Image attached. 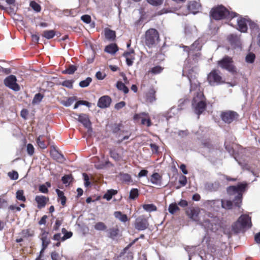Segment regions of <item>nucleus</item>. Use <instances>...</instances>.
<instances>
[{
    "instance_id": "f257e3e1",
    "label": "nucleus",
    "mask_w": 260,
    "mask_h": 260,
    "mask_svg": "<svg viewBox=\"0 0 260 260\" xmlns=\"http://www.w3.org/2000/svg\"><path fill=\"white\" fill-rule=\"evenodd\" d=\"M190 85V90L194 91L193 98L192 100V106L194 112L198 115V118L200 115L206 110L207 104L206 99L203 92L200 89V83L196 79L195 76H192L190 73L187 75Z\"/></svg>"
},
{
    "instance_id": "f03ea898",
    "label": "nucleus",
    "mask_w": 260,
    "mask_h": 260,
    "mask_svg": "<svg viewBox=\"0 0 260 260\" xmlns=\"http://www.w3.org/2000/svg\"><path fill=\"white\" fill-rule=\"evenodd\" d=\"M247 186L246 183H240L237 186H230L226 191L229 195H234L237 193L233 202L229 200H222L221 206L222 208L226 209H232L233 206L236 207H240L243 198V193L245 191Z\"/></svg>"
},
{
    "instance_id": "7ed1b4c3",
    "label": "nucleus",
    "mask_w": 260,
    "mask_h": 260,
    "mask_svg": "<svg viewBox=\"0 0 260 260\" xmlns=\"http://www.w3.org/2000/svg\"><path fill=\"white\" fill-rule=\"evenodd\" d=\"M210 16L216 20L224 19H232L237 16L235 12H230L223 5H218L212 8L210 12Z\"/></svg>"
},
{
    "instance_id": "20e7f679",
    "label": "nucleus",
    "mask_w": 260,
    "mask_h": 260,
    "mask_svg": "<svg viewBox=\"0 0 260 260\" xmlns=\"http://www.w3.org/2000/svg\"><path fill=\"white\" fill-rule=\"evenodd\" d=\"M159 34L155 28H149L145 33V44L152 48L160 41Z\"/></svg>"
},
{
    "instance_id": "39448f33",
    "label": "nucleus",
    "mask_w": 260,
    "mask_h": 260,
    "mask_svg": "<svg viewBox=\"0 0 260 260\" xmlns=\"http://www.w3.org/2000/svg\"><path fill=\"white\" fill-rule=\"evenodd\" d=\"M251 218L247 215H242L233 225V229L235 233H238L244 229L251 228Z\"/></svg>"
},
{
    "instance_id": "423d86ee",
    "label": "nucleus",
    "mask_w": 260,
    "mask_h": 260,
    "mask_svg": "<svg viewBox=\"0 0 260 260\" xmlns=\"http://www.w3.org/2000/svg\"><path fill=\"white\" fill-rule=\"evenodd\" d=\"M233 62L232 57L225 55L221 60L218 61L217 64L222 69L234 73L236 72V68L233 64Z\"/></svg>"
},
{
    "instance_id": "0eeeda50",
    "label": "nucleus",
    "mask_w": 260,
    "mask_h": 260,
    "mask_svg": "<svg viewBox=\"0 0 260 260\" xmlns=\"http://www.w3.org/2000/svg\"><path fill=\"white\" fill-rule=\"evenodd\" d=\"M220 72L216 70H213L208 75L207 80L211 86L219 85L225 82L220 75Z\"/></svg>"
},
{
    "instance_id": "6e6552de",
    "label": "nucleus",
    "mask_w": 260,
    "mask_h": 260,
    "mask_svg": "<svg viewBox=\"0 0 260 260\" xmlns=\"http://www.w3.org/2000/svg\"><path fill=\"white\" fill-rule=\"evenodd\" d=\"M239 114L233 111H223L220 114V117L225 123L230 124L238 118Z\"/></svg>"
},
{
    "instance_id": "1a4fd4ad",
    "label": "nucleus",
    "mask_w": 260,
    "mask_h": 260,
    "mask_svg": "<svg viewBox=\"0 0 260 260\" xmlns=\"http://www.w3.org/2000/svg\"><path fill=\"white\" fill-rule=\"evenodd\" d=\"M5 85L14 91H17L20 90V86L17 83V79L15 76L11 75L6 77L4 80Z\"/></svg>"
},
{
    "instance_id": "9d476101",
    "label": "nucleus",
    "mask_w": 260,
    "mask_h": 260,
    "mask_svg": "<svg viewBox=\"0 0 260 260\" xmlns=\"http://www.w3.org/2000/svg\"><path fill=\"white\" fill-rule=\"evenodd\" d=\"M134 119L136 121L141 119V123L143 125H146L148 127L152 125L149 114L146 112H141L135 114Z\"/></svg>"
},
{
    "instance_id": "9b49d317",
    "label": "nucleus",
    "mask_w": 260,
    "mask_h": 260,
    "mask_svg": "<svg viewBox=\"0 0 260 260\" xmlns=\"http://www.w3.org/2000/svg\"><path fill=\"white\" fill-rule=\"evenodd\" d=\"M149 223L147 218L144 216H139L136 218L134 227L138 231H143L148 228Z\"/></svg>"
},
{
    "instance_id": "f8f14e48",
    "label": "nucleus",
    "mask_w": 260,
    "mask_h": 260,
    "mask_svg": "<svg viewBox=\"0 0 260 260\" xmlns=\"http://www.w3.org/2000/svg\"><path fill=\"white\" fill-rule=\"evenodd\" d=\"M139 238H136L131 243L127 245L123 250L120 252V254L118 256L117 258H120L123 257V259L126 260H133V253L132 252H128L125 257H124L125 253L127 252L128 249L132 247L138 240Z\"/></svg>"
},
{
    "instance_id": "ddd939ff",
    "label": "nucleus",
    "mask_w": 260,
    "mask_h": 260,
    "mask_svg": "<svg viewBox=\"0 0 260 260\" xmlns=\"http://www.w3.org/2000/svg\"><path fill=\"white\" fill-rule=\"evenodd\" d=\"M188 13H192L194 14L198 13L201 9V4L197 1H190L187 5Z\"/></svg>"
},
{
    "instance_id": "4468645a",
    "label": "nucleus",
    "mask_w": 260,
    "mask_h": 260,
    "mask_svg": "<svg viewBox=\"0 0 260 260\" xmlns=\"http://www.w3.org/2000/svg\"><path fill=\"white\" fill-rule=\"evenodd\" d=\"M41 233L40 234V239L42 241V247L43 250H45L50 243V239L48 237L49 233L45 231L43 229H41Z\"/></svg>"
},
{
    "instance_id": "2eb2a0df",
    "label": "nucleus",
    "mask_w": 260,
    "mask_h": 260,
    "mask_svg": "<svg viewBox=\"0 0 260 260\" xmlns=\"http://www.w3.org/2000/svg\"><path fill=\"white\" fill-rule=\"evenodd\" d=\"M135 53L134 49H131L129 51H126L123 53V56L125 58L126 63L128 66L133 65L134 60L135 59Z\"/></svg>"
},
{
    "instance_id": "dca6fc26",
    "label": "nucleus",
    "mask_w": 260,
    "mask_h": 260,
    "mask_svg": "<svg viewBox=\"0 0 260 260\" xmlns=\"http://www.w3.org/2000/svg\"><path fill=\"white\" fill-rule=\"evenodd\" d=\"M111 103V99L108 95L101 97L98 102V106L101 108H105L109 107Z\"/></svg>"
},
{
    "instance_id": "f3484780",
    "label": "nucleus",
    "mask_w": 260,
    "mask_h": 260,
    "mask_svg": "<svg viewBox=\"0 0 260 260\" xmlns=\"http://www.w3.org/2000/svg\"><path fill=\"white\" fill-rule=\"evenodd\" d=\"M35 201L37 203V207L38 209H41L44 208L49 201V198L44 196H37L35 197Z\"/></svg>"
},
{
    "instance_id": "a211bd4d",
    "label": "nucleus",
    "mask_w": 260,
    "mask_h": 260,
    "mask_svg": "<svg viewBox=\"0 0 260 260\" xmlns=\"http://www.w3.org/2000/svg\"><path fill=\"white\" fill-rule=\"evenodd\" d=\"M227 40L234 48L239 47L241 46L240 39L237 35L231 34L228 36Z\"/></svg>"
},
{
    "instance_id": "6ab92c4d",
    "label": "nucleus",
    "mask_w": 260,
    "mask_h": 260,
    "mask_svg": "<svg viewBox=\"0 0 260 260\" xmlns=\"http://www.w3.org/2000/svg\"><path fill=\"white\" fill-rule=\"evenodd\" d=\"M199 212L200 211L199 209L191 208L186 211V214L191 219L199 223L200 221L199 217Z\"/></svg>"
},
{
    "instance_id": "aec40b11",
    "label": "nucleus",
    "mask_w": 260,
    "mask_h": 260,
    "mask_svg": "<svg viewBox=\"0 0 260 260\" xmlns=\"http://www.w3.org/2000/svg\"><path fill=\"white\" fill-rule=\"evenodd\" d=\"M78 121L82 123L85 127L87 128H91V123L87 114H80L78 117Z\"/></svg>"
},
{
    "instance_id": "412c9836",
    "label": "nucleus",
    "mask_w": 260,
    "mask_h": 260,
    "mask_svg": "<svg viewBox=\"0 0 260 260\" xmlns=\"http://www.w3.org/2000/svg\"><path fill=\"white\" fill-rule=\"evenodd\" d=\"M51 157L58 162H62L64 160V156L55 149H51L50 151Z\"/></svg>"
},
{
    "instance_id": "4be33fe9",
    "label": "nucleus",
    "mask_w": 260,
    "mask_h": 260,
    "mask_svg": "<svg viewBox=\"0 0 260 260\" xmlns=\"http://www.w3.org/2000/svg\"><path fill=\"white\" fill-rule=\"evenodd\" d=\"M108 237L111 239H114L117 237L119 233V230L117 225L115 227L109 228L106 231Z\"/></svg>"
},
{
    "instance_id": "5701e85b",
    "label": "nucleus",
    "mask_w": 260,
    "mask_h": 260,
    "mask_svg": "<svg viewBox=\"0 0 260 260\" xmlns=\"http://www.w3.org/2000/svg\"><path fill=\"white\" fill-rule=\"evenodd\" d=\"M247 21L246 19L240 18L237 20V24L239 30L243 32H245L247 30Z\"/></svg>"
},
{
    "instance_id": "b1692460",
    "label": "nucleus",
    "mask_w": 260,
    "mask_h": 260,
    "mask_svg": "<svg viewBox=\"0 0 260 260\" xmlns=\"http://www.w3.org/2000/svg\"><path fill=\"white\" fill-rule=\"evenodd\" d=\"M161 180L162 177L158 173H154L151 176L150 181L154 185L160 186Z\"/></svg>"
},
{
    "instance_id": "393cba45",
    "label": "nucleus",
    "mask_w": 260,
    "mask_h": 260,
    "mask_svg": "<svg viewBox=\"0 0 260 260\" xmlns=\"http://www.w3.org/2000/svg\"><path fill=\"white\" fill-rule=\"evenodd\" d=\"M156 91L154 88H151L148 92L146 93V101L150 103H153L156 101L155 97Z\"/></svg>"
},
{
    "instance_id": "a878e982",
    "label": "nucleus",
    "mask_w": 260,
    "mask_h": 260,
    "mask_svg": "<svg viewBox=\"0 0 260 260\" xmlns=\"http://www.w3.org/2000/svg\"><path fill=\"white\" fill-rule=\"evenodd\" d=\"M19 234L23 238L27 239L29 237H32L35 235V232L30 229H26L22 230Z\"/></svg>"
},
{
    "instance_id": "bb28decb",
    "label": "nucleus",
    "mask_w": 260,
    "mask_h": 260,
    "mask_svg": "<svg viewBox=\"0 0 260 260\" xmlns=\"http://www.w3.org/2000/svg\"><path fill=\"white\" fill-rule=\"evenodd\" d=\"M105 36L106 39L113 41L115 39L116 32L109 28H106L105 29Z\"/></svg>"
},
{
    "instance_id": "cd10ccee",
    "label": "nucleus",
    "mask_w": 260,
    "mask_h": 260,
    "mask_svg": "<svg viewBox=\"0 0 260 260\" xmlns=\"http://www.w3.org/2000/svg\"><path fill=\"white\" fill-rule=\"evenodd\" d=\"M118 50V47L116 44L112 43L107 46L105 51L110 54H115Z\"/></svg>"
},
{
    "instance_id": "c85d7f7f",
    "label": "nucleus",
    "mask_w": 260,
    "mask_h": 260,
    "mask_svg": "<svg viewBox=\"0 0 260 260\" xmlns=\"http://www.w3.org/2000/svg\"><path fill=\"white\" fill-rule=\"evenodd\" d=\"M114 216L116 218L119 219L121 222H125L128 220V217L126 214H123L120 211L114 212Z\"/></svg>"
},
{
    "instance_id": "c756f323",
    "label": "nucleus",
    "mask_w": 260,
    "mask_h": 260,
    "mask_svg": "<svg viewBox=\"0 0 260 260\" xmlns=\"http://www.w3.org/2000/svg\"><path fill=\"white\" fill-rule=\"evenodd\" d=\"M117 193V190L115 189H109L105 193L103 198L106 199L107 201H110L112 197Z\"/></svg>"
},
{
    "instance_id": "7c9ffc66",
    "label": "nucleus",
    "mask_w": 260,
    "mask_h": 260,
    "mask_svg": "<svg viewBox=\"0 0 260 260\" xmlns=\"http://www.w3.org/2000/svg\"><path fill=\"white\" fill-rule=\"evenodd\" d=\"M77 70V67L73 64H70L65 70L62 71V73L63 74H73Z\"/></svg>"
},
{
    "instance_id": "2f4dec72",
    "label": "nucleus",
    "mask_w": 260,
    "mask_h": 260,
    "mask_svg": "<svg viewBox=\"0 0 260 260\" xmlns=\"http://www.w3.org/2000/svg\"><path fill=\"white\" fill-rule=\"evenodd\" d=\"M56 35V31L54 30H48L43 31L42 36L47 39L53 38Z\"/></svg>"
},
{
    "instance_id": "473e14b6",
    "label": "nucleus",
    "mask_w": 260,
    "mask_h": 260,
    "mask_svg": "<svg viewBox=\"0 0 260 260\" xmlns=\"http://www.w3.org/2000/svg\"><path fill=\"white\" fill-rule=\"evenodd\" d=\"M56 192L57 194L58 198L60 201L61 204L62 206H64L66 203V197L64 196V193L62 191L58 189H56Z\"/></svg>"
},
{
    "instance_id": "72a5a7b5",
    "label": "nucleus",
    "mask_w": 260,
    "mask_h": 260,
    "mask_svg": "<svg viewBox=\"0 0 260 260\" xmlns=\"http://www.w3.org/2000/svg\"><path fill=\"white\" fill-rule=\"evenodd\" d=\"M116 87L119 90L122 91L125 94L128 92L129 89L121 81H118L116 83Z\"/></svg>"
},
{
    "instance_id": "f704fd0d",
    "label": "nucleus",
    "mask_w": 260,
    "mask_h": 260,
    "mask_svg": "<svg viewBox=\"0 0 260 260\" xmlns=\"http://www.w3.org/2000/svg\"><path fill=\"white\" fill-rule=\"evenodd\" d=\"M119 176L123 182L129 183L132 181L131 176L127 173H120Z\"/></svg>"
},
{
    "instance_id": "c9c22d12",
    "label": "nucleus",
    "mask_w": 260,
    "mask_h": 260,
    "mask_svg": "<svg viewBox=\"0 0 260 260\" xmlns=\"http://www.w3.org/2000/svg\"><path fill=\"white\" fill-rule=\"evenodd\" d=\"M143 208L147 212H152V211H155L157 210V207L156 206L153 204H144L142 206Z\"/></svg>"
},
{
    "instance_id": "e433bc0d",
    "label": "nucleus",
    "mask_w": 260,
    "mask_h": 260,
    "mask_svg": "<svg viewBox=\"0 0 260 260\" xmlns=\"http://www.w3.org/2000/svg\"><path fill=\"white\" fill-rule=\"evenodd\" d=\"M94 228L95 230L97 231H105L107 229V225L105 224V223L100 221L96 222L94 225Z\"/></svg>"
},
{
    "instance_id": "4c0bfd02",
    "label": "nucleus",
    "mask_w": 260,
    "mask_h": 260,
    "mask_svg": "<svg viewBox=\"0 0 260 260\" xmlns=\"http://www.w3.org/2000/svg\"><path fill=\"white\" fill-rule=\"evenodd\" d=\"M139 191L137 188H132L129 192V198L131 200H135L139 197Z\"/></svg>"
},
{
    "instance_id": "58836bf2",
    "label": "nucleus",
    "mask_w": 260,
    "mask_h": 260,
    "mask_svg": "<svg viewBox=\"0 0 260 260\" xmlns=\"http://www.w3.org/2000/svg\"><path fill=\"white\" fill-rule=\"evenodd\" d=\"M16 199L22 201L23 202H26V198L24 195V191L23 190H18L17 191L16 193Z\"/></svg>"
},
{
    "instance_id": "ea45409f",
    "label": "nucleus",
    "mask_w": 260,
    "mask_h": 260,
    "mask_svg": "<svg viewBox=\"0 0 260 260\" xmlns=\"http://www.w3.org/2000/svg\"><path fill=\"white\" fill-rule=\"evenodd\" d=\"M92 79L91 77H87L85 80L80 82L79 85L81 87L84 88L88 86L92 82Z\"/></svg>"
},
{
    "instance_id": "a19ab883",
    "label": "nucleus",
    "mask_w": 260,
    "mask_h": 260,
    "mask_svg": "<svg viewBox=\"0 0 260 260\" xmlns=\"http://www.w3.org/2000/svg\"><path fill=\"white\" fill-rule=\"evenodd\" d=\"M109 153L110 156L115 161H119L121 158L120 155L114 150H110Z\"/></svg>"
},
{
    "instance_id": "79ce46f5",
    "label": "nucleus",
    "mask_w": 260,
    "mask_h": 260,
    "mask_svg": "<svg viewBox=\"0 0 260 260\" xmlns=\"http://www.w3.org/2000/svg\"><path fill=\"white\" fill-rule=\"evenodd\" d=\"M168 210L171 214H174L179 210V208L176 203H172L169 205Z\"/></svg>"
},
{
    "instance_id": "37998d69",
    "label": "nucleus",
    "mask_w": 260,
    "mask_h": 260,
    "mask_svg": "<svg viewBox=\"0 0 260 260\" xmlns=\"http://www.w3.org/2000/svg\"><path fill=\"white\" fill-rule=\"evenodd\" d=\"M191 47L192 51L200 50L202 46L200 44V41L199 40L195 41L191 45Z\"/></svg>"
},
{
    "instance_id": "c03bdc74",
    "label": "nucleus",
    "mask_w": 260,
    "mask_h": 260,
    "mask_svg": "<svg viewBox=\"0 0 260 260\" xmlns=\"http://www.w3.org/2000/svg\"><path fill=\"white\" fill-rule=\"evenodd\" d=\"M163 70L164 68L159 66H157L152 68L149 72L153 74H158L160 73Z\"/></svg>"
},
{
    "instance_id": "a18cd8bd",
    "label": "nucleus",
    "mask_w": 260,
    "mask_h": 260,
    "mask_svg": "<svg viewBox=\"0 0 260 260\" xmlns=\"http://www.w3.org/2000/svg\"><path fill=\"white\" fill-rule=\"evenodd\" d=\"M199 224L203 226L207 230H209L212 227V224L209 219L204 220L202 222L199 221Z\"/></svg>"
},
{
    "instance_id": "49530a36",
    "label": "nucleus",
    "mask_w": 260,
    "mask_h": 260,
    "mask_svg": "<svg viewBox=\"0 0 260 260\" xmlns=\"http://www.w3.org/2000/svg\"><path fill=\"white\" fill-rule=\"evenodd\" d=\"M30 6L34 10L37 12H40L41 10V6L35 1H32L30 2Z\"/></svg>"
},
{
    "instance_id": "de8ad7c7",
    "label": "nucleus",
    "mask_w": 260,
    "mask_h": 260,
    "mask_svg": "<svg viewBox=\"0 0 260 260\" xmlns=\"http://www.w3.org/2000/svg\"><path fill=\"white\" fill-rule=\"evenodd\" d=\"M255 55L253 53H249L246 56V61L248 63H253L254 61Z\"/></svg>"
},
{
    "instance_id": "09e8293b",
    "label": "nucleus",
    "mask_w": 260,
    "mask_h": 260,
    "mask_svg": "<svg viewBox=\"0 0 260 260\" xmlns=\"http://www.w3.org/2000/svg\"><path fill=\"white\" fill-rule=\"evenodd\" d=\"M44 96L40 93H37L35 94L33 100L32 104H37L40 103L43 99Z\"/></svg>"
},
{
    "instance_id": "8fccbe9b",
    "label": "nucleus",
    "mask_w": 260,
    "mask_h": 260,
    "mask_svg": "<svg viewBox=\"0 0 260 260\" xmlns=\"http://www.w3.org/2000/svg\"><path fill=\"white\" fill-rule=\"evenodd\" d=\"M37 142L39 146L42 149H45L47 147V145L44 140H42L41 136L37 138Z\"/></svg>"
},
{
    "instance_id": "3c124183",
    "label": "nucleus",
    "mask_w": 260,
    "mask_h": 260,
    "mask_svg": "<svg viewBox=\"0 0 260 260\" xmlns=\"http://www.w3.org/2000/svg\"><path fill=\"white\" fill-rule=\"evenodd\" d=\"M73 179L71 175H65L62 177L61 180L62 183L66 184L69 182H71Z\"/></svg>"
},
{
    "instance_id": "603ef678",
    "label": "nucleus",
    "mask_w": 260,
    "mask_h": 260,
    "mask_svg": "<svg viewBox=\"0 0 260 260\" xmlns=\"http://www.w3.org/2000/svg\"><path fill=\"white\" fill-rule=\"evenodd\" d=\"M122 126L121 124H114L112 126V131L114 134H118L120 131V128Z\"/></svg>"
},
{
    "instance_id": "864d4df0",
    "label": "nucleus",
    "mask_w": 260,
    "mask_h": 260,
    "mask_svg": "<svg viewBox=\"0 0 260 260\" xmlns=\"http://www.w3.org/2000/svg\"><path fill=\"white\" fill-rule=\"evenodd\" d=\"M63 222V219L62 218H61L60 219L58 218L56 219L55 224L53 226V230L54 231H57L61 224Z\"/></svg>"
},
{
    "instance_id": "5fc2aeb1",
    "label": "nucleus",
    "mask_w": 260,
    "mask_h": 260,
    "mask_svg": "<svg viewBox=\"0 0 260 260\" xmlns=\"http://www.w3.org/2000/svg\"><path fill=\"white\" fill-rule=\"evenodd\" d=\"M8 175V176L12 180H16L18 178V173H17V172L15 171L9 172Z\"/></svg>"
},
{
    "instance_id": "6e6d98bb",
    "label": "nucleus",
    "mask_w": 260,
    "mask_h": 260,
    "mask_svg": "<svg viewBox=\"0 0 260 260\" xmlns=\"http://www.w3.org/2000/svg\"><path fill=\"white\" fill-rule=\"evenodd\" d=\"M74 82V80H65L62 83V85L69 88H72Z\"/></svg>"
},
{
    "instance_id": "4d7b16f0",
    "label": "nucleus",
    "mask_w": 260,
    "mask_h": 260,
    "mask_svg": "<svg viewBox=\"0 0 260 260\" xmlns=\"http://www.w3.org/2000/svg\"><path fill=\"white\" fill-rule=\"evenodd\" d=\"M75 100L76 98L75 97H70L64 102L63 104L65 106L69 107L71 106Z\"/></svg>"
},
{
    "instance_id": "13d9d810",
    "label": "nucleus",
    "mask_w": 260,
    "mask_h": 260,
    "mask_svg": "<svg viewBox=\"0 0 260 260\" xmlns=\"http://www.w3.org/2000/svg\"><path fill=\"white\" fill-rule=\"evenodd\" d=\"M163 1L164 0H147L148 3L155 6L161 5Z\"/></svg>"
},
{
    "instance_id": "bf43d9fd",
    "label": "nucleus",
    "mask_w": 260,
    "mask_h": 260,
    "mask_svg": "<svg viewBox=\"0 0 260 260\" xmlns=\"http://www.w3.org/2000/svg\"><path fill=\"white\" fill-rule=\"evenodd\" d=\"M34 147L31 144L27 145V152L29 155H32L34 153Z\"/></svg>"
},
{
    "instance_id": "052dcab7",
    "label": "nucleus",
    "mask_w": 260,
    "mask_h": 260,
    "mask_svg": "<svg viewBox=\"0 0 260 260\" xmlns=\"http://www.w3.org/2000/svg\"><path fill=\"white\" fill-rule=\"evenodd\" d=\"M150 147L153 153H158L159 147L156 144L151 143L150 144Z\"/></svg>"
},
{
    "instance_id": "680f3d73",
    "label": "nucleus",
    "mask_w": 260,
    "mask_h": 260,
    "mask_svg": "<svg viewBox=\"0 0 260 260\" xmlns=\"http://www.w3.org/2000/svg\"><path fill=\"white\" fill-rule=\"evenodd\" d=\"M179 183L182 186H184L187 184V178L185 176L182 175L179 178Z\"/></svg>"
},
{
    "instance_id": "e2e57ef3",
    "label": "nucleus",
    "mask_w": 260,
    "mask_h": 260,
    "mask_svg": "<svg viewBox=\"0 0 260 260\" xmlns=\"http://www.w3.org/2000/svg\"><path fill=\"white\" fill-rule=\"evenodd\" d=\"M39 190L40 192L44 193H47L48 192L47 187L45 184L40 185L39 187Z\"/></svg>"
},
{
    "instance_id": "0e129e2a",
    "label": "nucleus",
    "mask_w": 260,
    "mask_h": 260,
    "mask_svg": "<svg viewBox=\"0 0 260 260\" xmlns=\"http://www.w3.org/2000/svg\"><path fill=\"white\" fill-rule=\"evenodd\" d=\"M81 20L86 23H89L91 22V17L88 15H84L81 18Z\"/></svg>"
},
{
    "instance_id": "69168bd1",
    "label": "nucleus",
    "mask_w": 260,
    "mask_h": 260,
    "mask_svg": "<svg viewBox=\"0 0 260 260\" xmlns=\"http://www.w3.org/2000/svg\"><path fill=\"white\" fill-rule=\"evenodd\" d=\"M202 145H203L204 147H207L209 149H212L213 148V145L211 144V142L210 140L205 141L202 143Z\"/></svg>"
},
{
    "instance_id": "338daca9",
    "label": "nucleus",
    "mask_w": 260,
    "mask_h": 260,
    "mask_svg": "<svg viewBox=\"0 0 260 260\" xmlns=\"http://www.w3.org/2000/svg\"><path fill=\"white\" fill-rule=\"evenodd\" d=\"M125 102L124 101L120 102L115 105V108L117 110H119L125 106Z\"/></svg>"
},
{
    "instance_id": "774afa93",
    "label": "nucleus",
    "mask_w": 260,
    "mask_h": 260,
    "mask_svg": "<svg viewBox=\"0 0 260 260\" xmlns=\"http://www.w3.org/2000/svg\"><path fill=\"white\" fill-rule=\"evenodd\" d=\"M106 75L102 73L100 71L96 72L95 77L98 80H103L106 77Z\"/></svg>"
}]
</instances>
